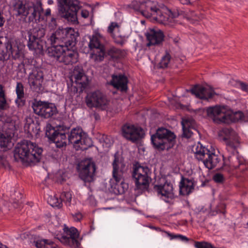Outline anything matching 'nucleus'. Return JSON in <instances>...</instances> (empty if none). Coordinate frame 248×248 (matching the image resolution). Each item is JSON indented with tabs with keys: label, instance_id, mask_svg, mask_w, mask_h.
I'll return each mask as SVG.
<instances>
[{
	"label": "nucleus",
	"instance_id": "1",
	"mask_svg": "<svg viewBox=\"0 0 248 248\" xmlns=\"http://www.w3.org/2000/svg\"><path fill=\"white\" fill-rule=\"evenodd\" d=\"M47 41L53 46L47 49L48 55L65 65L77 62L78 53L73 47L76 44L75 31L71 28L59 29L52 33Z\"/></svg>",
	"mask_w": 248,
	"mask_h": 248
},
{
	"label": "nucleus",
	"instance_id": "2",
	"mask_svg": "<svg viewBox=\"0 0 248 248\" xmlns=\"http://www.w3.org/2000/svg\"><path fill=\"white\" fill-rule=\"evenodd\" d=\"M43 150L35 143L24 140L16 145L14 150V157L17 161L29 165L35 164L40 161Z\"/></svg>",
	"mask_w": 248,
	"mask_h": 248
},
{
	"label": "nucleus",
	"instance_id": "3",
	"mask_svg": "<svg viewBox=\"0 0 248 248\" xmlns=\"http://www.w3.org/2000/svg\"><path fill=\"white\" fill-rule=\"evenodd\" d=\"M207 115L216 123H228L230 120L234 122L239 121L244 122L245 114L241 111L235 112L232 114L224 107L215 106L207 108Z\"/></svg>",
	"mask_w": 248,
	"mask_h": 248
},
{
	"label": "nucleus",
	"instance_id": "4",
	"mask_svg": "<svg viewBox=\"0 0 248 248\" xmlns=\"http://www.w3.org/2000/svg\"><path fill=\"white\" fill-rule=\"evenodd\" d=\"M218 135L226 141L227 151L233 155V156H228L229 160L234 168H238L242 163L237 155H234L236 152V149L239 145L235 131L232 129L225 128L219 131Z\"/></svg>",
	"mask_w": 248,
	"mask_h": 248
},
{
	"label": "nucleus",
	"instance_id": "5",
	"mask_svg": "<svg viewBox=\"0 0 248 248\" xmlns=\"http://www.w3.org/2000/svg\"><path fill=\"white\" fill-rule=\"evenodd\" d=\"M175 136L170 131L164 128H158L155 134L151 136V141L154 146L159 150H168L175 143Z\"/></svg>",
	"mask_w": 248,
	"mask_h": 248
},
{
	"label": "nucleus",
	"instance_id": "6",
	"mask_svg": "<svg viewBox=\"0 0 248 248\" xmlns=\"http://www.w3.org/2000/svg\"><path fill=\"white\" fill-rule=\"evenodd\" d=\"M59 12L61 16L67 21L77 22V12L80 8L78 0H57Z\"/></svg>",
	"mask_w": 248,
	"mask_h": 248
},
{
	"label": "nucleus",
	"instance_id": "7",
	"mask_svg": "<svg viewBox=\"0 0 248 248\" xmlns=\"http://www.w3.org/2000/svg\"><path fill=\"white\" fill-rule=\"evenodd\" d=\"M112 166L113 179H111L110 181L111 188L113 189V192L115 194H120L121 191L119 188L120 185L123 184V174L125 169L124 159L115 154Z\"/></svg>",
	"mask_w": 248,
	"mask_h": 248
},
{
	"label": "nucleus",
	"instance_id": "8",
	"mask_svg": "<svg viewBox=\"0 0 248 248\" xmlns=\"http://www.w3.org/2000/svg\"><path fill=\"white\" fill-rule=\"evenodd\" d=\"M194 152L196 157L201 160L209 169H212L217 166L221 161L220 157L218 155L203 147L201 144H198Z\"/></svg>",
	"mask_w": 248,
	"mask_h": 248
},
{
	"label": "nucleus",
	"instance_id": "9",
	"mask_svg": "<svg viewBox=\"0 0 248 248\" xmlns=\"http://www.w3.org/2000/svg\"><path fill=\"white\" fill-rule=\"evenodd\" d=\"M62 232L56 234V237L63 245L71 248H79L80 243L78 241L79 233L78 230L74 227L69 228L64 225Z\"/></svg>",
	"mask_w": 248,
	"mask_h": 248
},
{
	"label": "nucleus",
	"instance_id": "10",
	"mask_svg": "<svg viewBox=\"0 0 248 248\" xmlns=\"http://www.w3.org/2000/svg\"><path fill=\"white\" fill-rule=\"evenodd\" d=\"M151 171L147 166L136 165L134 168L132 176L138 189H146L151 180Z\"/></svg>",
	"mask_w": 248,
	"mask_h": 248
},
{
	"label": "nucleus",
	"instance_id": "11",
	"mask_svg": "<svg viewBox=\"0 0 248 248\" xmlns=\"http://www.w3.org/2000/svg\"><path fill=\"white\" fill-rule=\"evenodd\" d=\"M20 55L17 45H12L10 40L6 36H0V61L7 60L12 57L18 59Z\"/></svg>",
	"mask_w": 248,
	"mask_h": 248
},
{
	"label": "nucleus",
	"instance_id": "12",
	"mask_svg": "<svg viewBox=\"0 0 248 248\" xmlns=\"http://www.w3.org/2000/svg\"><path fill=\"white\" fill-rule=\"evenodd\" d=\"M131 7L140 12L146 18H152L153 19L159 9L157 7L156 2L150 0H134L131 4Z\"/></svg>",
	"mask_w": 248,
	"mask_h": 248
},
{
	"label": "nucleus",
	"instance_id": "13",
	"mask_svg": "<svg viewBox=\"0 0 248 248\" xmlns=\"http://www.w3.org/2000/svg\"><path fill=\"white\" fill-rule=\"evenodd\" d=\"M85 102L89 108H100L102 109H105L108 103L106 95L99 90L88 94Z\"/></svg>",
	"mask_w": 248,
	"mask_h": 248
},
{
	"label": "nucleus",
	"instance_id": "14",
	"mask_svg": "<svg viewBox=\"0 0 248 248\" xmlns=\"http://www.w3.org/2000/svg\"><path fill=\"white\" fill-rule=\"evenodd\" d=\"M179 15L178 12H172L167 8H163L159 9L153 20L166 26L173 27L177 23L175 19Z\"/></svg>",
	"mask_w": 248,
	"mask_h": 248
},
{
	"label": "nucleus",
	"instance_id": "15",
	"mask_svg": "<svg viewBox=\"0 0 248 248\" xmlns=\"http://www.w3.org/2000/svg\"><path fill=\"white\" fill-rule=\"evenodd\" d=\"M34 112L45 118H48L57 112V108L52 103L41 101H36L32 105Z\"/></svg>",
	"mask_w": 248,
	"mask_h": 248
},
{
	"label": "nucleus",
	"instance_id": "16",
	"mask_svg": "<svg viewBox=\"0 0 248 248\" xmlns=\"http://www.w3.org/2000/svg\"><path fill=\"white\" fill-rule=\"evenodd\" d=\"M89 47L92 51L90 58L94 62H100L103 60L105 56L104 46L101 44L96 36H93L90 38Z\"/></svg>",
	"mask_w": 248,
	"mask_h": 248
},
{
	"label": "nucleus",
	"instance_id": "17",
	"mask_svg": "<svg viewBox=\"0 0 248 248\" xmlns=\"http://www.w3.org/2000/svg\"><path fill=\"white\" fill-rule=\"evenodd\" d=\"M46 135L48 139L55 143L58 148H61L66 145L67 138L62 130L56 129L51 125L47 126Z\"/></svg>",
	"mask_w": 248,
	"mask_h": 248
},
{
	"label": "nucleus",
	"instance_id": "18",
	"mask_svg": "<svg viewBox=\"0 0 248 248\" xmlns=\"http://www.w3.org/2000/svg\"><path fill=\"white\" fill-rule=\"evenodd\" d=\"M68 141L73 145H86L89 146L90 139L88 137L87 133L84 132L80 127L73 128L68 135Z\"/></svg>",
	"mask_w": 248,
	"mask_h": 248
},
{
	"label": "nucleus",
	"instance_id": "19",
	"mask_svg": "<svg viewBox=\"0 0 248 248\" xmlns=\"http://www.w3.org/2000/svg\"><path fill=\"white\" fill-rule=\"evenodd\" d=\"M71 80L75 83L77 90L78 89L80 92H82L88 84V79L85 74L82 67L76 66L71 76Z\"/></svg>",
	"mask_w": 248,
	"mask_h": 248
},
{
	"label": "nucleus",
	"instance_id": "20",
	"mask_svg": "<svg viewBox=\"0 0 248 248\" xmlns=\"http://www.w3.org/2000/svg\"><path fill=\"white\" fill-rule=\"evenodd\" d=\"M123 136L132 142H135L143 137V131L140 127L126 124L122 128Z\"/></svg>",
	"mask_w": 248,
	"mask_h": 248
},
{
	"label": "nucleus",
	"instance_id": "21",
	"mask_svg": "<svg viewBox=\"0 0 248 248\" xmlns=\"http://www.w3.org/2000/svg\"><path fill=\"white\" fill-rule=\"evenodd\" d=\"M82 168L79 172V177L85 182L93 181L96 170L95 163L91 160H85L82 163Z\"/></svg>",
	"mask_w": 248,
	"mask_h": 248
},
{
	"label": "nucleus",
	"instance_id": "22",
	"mask_svg": "<svg viewBox=\"0 0 248 248\" xmlns=\"http://www.w3.org/2000/svg\"><path fill=\"white\" fill-rule=\"evenodd\" d=\"M27 8L28 9L26 11L27 13L25 14V16H28L30 22L39 21L41 19H43V17H42L43 8L40 1H37L35 3L30 2Z\"/></svg>",
	"mask_w": 248,
	"mask_h": 248
},
{
	"label": "nucleus",
	"instance_id": "23",
	"mask_svg": "<svg viewBox=\"0 0 248 248\" xmlns=\"http://www.w3.org/2000/svg\"><path fill=\"white\" fill-rule=\"evenodd\" d=\"M44 74L41 70L33 69L28 77V83L31 88L35 92H39L42 88Z\"/></svg>",
	"mask_w": 248,
	"mask_h": 248
},
{
	"label": "nucleus",
	"instance_id": "24",
	"mask_svg": "<svg viewBox=\"0 0 248 248\" xmlns=\"http://www.w3.org/2000/svg\"><path fill=\"white\" fill-rule=\"evenodd\" d=\"M154 189L166 202H168L169 199H172L174 197L173 185L170 182L166 181L163 185H155Z\"/></svg>",
	"mask_w": 248,
	"mask_h": 248
},
{
	"label": "nucleus",
	"instance_id": "25",
	"mask_svg": "<svg viewBox=\"0 0 248 248\" xmlns=\"http://www.w3.org/2000/svg\"><path fill=\"white\" fill-rule=\"evenodd\" d=\"M145 35L148 41V46L160 45L164 38L163 32L159 29H150L146 32Z\"/></svg>",
	"mask_w": 248,
	"mask_h": 248
},
{
	"label": "nucleus",
	"instance_id": "26",
	"mask_svg": "<svg viewBox=\"0 0 248 248\" xmlns=\"http://www.w3.org/2000/svg\"><path fill=\"white\" fill-rule=\"evenodd\" d=\"M191 93L199 98L208 99L213 97L215 92L212 88H205L199 85H196L190 90Z\"/></svg>",
	"mask_w": 248,
	"mask_h": 248
},
{
	"label": "nucleus",
	"instance_id": "27",
	"mask_svg": "<svg viewBox=\"0 0 248 248\" xmlns=\"http://www.w3.org/2000/svg\"><path fill=\"white\" fill-rule=\"evenodd\" d=\"M128 80L127 78L122 74L113 75L110 84L121 91H126L127 89Z\"/></svg>",
	"mask_w": 248,
	"mask_h": 248
},
{
	"label": "nucleus",
	"instance_id": "28",
	"mask_svg": "<svg viewBox=\"0 0 248 248\" xmlns=\"http://www.w3.org/2000/svg\"><path fill=\"white\" fill-rule=\"evenodd\" d=\"M45 42L43 40L29 38L27 46L30 50L32 51L34 54H42L44 51Z\"/></svg>",
	"mask_w": 248,
	"mask_h": 248
},
{
	"label": "nucleus",
	"instance_id": "29",
	"mask_svg": "<svg viewBox=\"0 0 248 248\" xmlns=\"http://www.w3.org/2000/svg\"><path fill=\"white\" fill-rule=\"evenodd\" d=\"M13 136L14 130L12 129L8 132H3L0 135V147L3 151H5L13 146V143L11 141V139Z\"/></svg>",
	"mask_w": 248,
	"mask_h": 248
},
{
	"label": "nucleus",
	"instance_id": "30",
	"mask_svg": "<svg viewBox=\"0 0 248 248\" xmlns=\"http://www.w3.org/2000/svg\"><path fill=\"white\" fill-rule=\"evenodd\" d=\"M30 2L21 0H15L13 4V11L16 16H25L27 13V7Z\"/></svg>",
	"mask_w": 248,
	"mask_h": 248
},
{
	"label": "nucleus",
	"instance_id": "31",
	"mask_svg": "<svg viewBox=\"0 0 248 248\" xmlns=\"http://www.w3.org/2000/svg\"><path fill=\"white\" fill-rule=\"evenodd\" d=\"M194 184L192 180L184 177L182 178L179 185L181 195H189L194 190Z\"/></svg>",
	"mask_w": 248,
	"mask_h": 248
},
{
	"label": "nucleus",
	"instance_id": "32",
	"mask_svg": "<svg viewBox=\"0 0 248 248\" xmlns=\"http://www.w3.org/2000/svg\"><path fill=\"white\" fill-rule=\"evenodd\" d=\"M28 38L43 40L42 38L45 35V30L40 27H36L28 31Z\"/></svg>",
	"mask_w": 248,
	"mask_h": 248
},
{
	"label": "nucleus",
	"instance_id": "33",
	"mask_svg": "<svg viewBox=\"0 0 248 248\" xmlns=\"http://www.w3.org/2000/svg\"><path fill=\"white\" fill-rule=\"evenodd\" d=\"M107 54L113 61L123 58L126 55L125 51L114 47L108 49Z\"/></svg>",
	"mask_w": 248,
	"mask_h": 248
},
{
	"label": "nucleus",
	"instance_id": "34",
	"mask_svg": "<svg viewBox=\"0 0 248 248\" xmlns=\"http://www.w3.org/2000/svg\"><path fill=\"white\" fill-rule=\"evenodd\" d=\"M193 120L188 119L183 120L182 121V125L183 131V136L186 138H189L192 136L193 132L191 131L192 123Z\"/></svg>",
	"mask_w": 248,
	"mask_h": 248
},
{
	"label": "nucleus",
	"instance_id": "35",
	"mask_svg": "<svg viewBox=\"0 0 248 248\" xmlns=\"http://www.w3.org/2000/svg\"><path fill=\"white\" fill-rule=\"evenodd\" d=\"M171 56L170 53L166 51L165 53L161 57V60L158 63V66L160 68H165L169 66L170 64Z\"/></svg>",
	"mask_w": 248,
	"mask_h": 248
},
{
	"label": "nucleus",
	"instance_id": "36",
	"mask_svg": "<svg viewBox=\"0 0 248 248\" xmlns=\"http://www.w3.org/2000/svg\"><path fill=\"white\" fill-rule=\"evenodd\" d=\"M47 202L52 207L61 208L62 206L61 199H59L58 197L55 196H49L48 198Z\"/></svg>",
	"mask_w": 248,
	"mask_h": 248
},
{
	"label": "nucleus",
	"instance_id": "37",
	"mask_svg": "<svg viewBox=\"0 0 248 248\" xmlns=\"http://www.w3.org/2000/svg\"><path fill=\"white\" fill-rule=\"evenodd\" d=\"M62 202H63L67 206H70L72 195L70 191L63 192L61 195Z\"/></svg>",
	"mask_w": 248,
	"mask_h": 248
},
{
	"label": "nucleus",
	"instance_id": "38",
	"mask_svg": "<svg viewBox=\"0 0 248 248\" xmlns=\"http://www.w3.org/2000/svg\"><path fill=\"white\" fill-rule=\"evenodd\" d=\"M35 243L37 248H48L51 242L46 239H41L37 240Z\"/></svg>",
	"mask_w": 248,
	"mask_h": 248
},
{
	"label": "nucleus",
	"instance_id": "39",
	"mask_svg": "<svg viewBox=\"0 0 248 248\" xmlns=\"http://www.w3.org/2000/svg\"><path fill=\"white\" fill-rule=\"evenodd\" d=\"M119 26L117 22H111L108 29V31L112 36L113 34L119 32Z\"/></svg>",
	"mask_w": 248,
	"mask_h": 248
},
{
	"label": "nucleus",
	"instance_id": "40",
	"mask_svg": "<svg viewBox=\"0 0 248 248\" xmlns=\"http://www.w3.org/2000/svg\"><path fill=\"white\" fill-rule=\"evenodd\" d=\"M112 37L116 44L121 46L123 45L126 41V37L124 36L120 35L119 32L113 34Z\"/></svg>",
	"mask_w": 248,
	"mask_h": 248
},
{
	"label": "nucleus",
	"instance_id": "41",
	"mask_svg": "<svg viewBox=\"0 0 248 248\" xmlns=\"http://www.w3.org/2000/svg\"><path fill=\"white\" fill-rule=\"evenodd\" d=\"M16 93L18 99H20L24 97V86L22 83L17 82L16 86Z\"/></svg>",
	"mask_w": 248,
	"mask_h": 248
},
{
	"label": "nucleus",
	"instance_id": "42",
	"mask_svg": "<svg viewBox=\"0 0 248 248\" xmlns=\"http://www.w3.org/2000/svg\"><path fill=\"white\" fill-rule=\"evenodd\" d=\"M6 104V100L5 97L3 87L0 84V110L3 109Z\"/></svg>",
	"mask_w": 248,
	"mask_h": 248
},
{
	"label": "nucleus",
	"instance_id": "43",
	"mask_svg": "<svg viewBox=\"0 0 248 248\" xmlns=\"http://www.w3.org/2000/svg\"><path fill=\"white\" fill-rule=\"evenodd\" d=\"M236 86L242 91L245 92L248 94V84L247 83L240 81H238L236 82Z\"/></svg>",
	"mask_w": 248,
	"mask_h": 248
},
{
	"label": "nucleus",
	"instance_id": "44",
	"mask_svg": "<svg viewBox=\"0 0 248 248\" xmlns=\"http://www.w3.org/2000/svg\"><path fill=\"white\" fill-rule=\"evenodd\" d=\"M187 19L192 23L195 24L199 19H200V16L194 12H192L191 13V15L187 17Z\"/></svg>",
	"mask_w": 248,
	"mask_h": 248
},
{
	"label": "nucleus",
	"instance_id": "45",
	"mask_svg": "<svg viewBox=\"0 0 248 248\" xmlns=\"http://www.w3.org/2000/svg\"><path fill=\"white\" fill-rule=\"evenodd\" d=\"M213 180L216 183H221L224 181V178L222 174L218 173L214 175Z\"/></svg>",
	"mask_w": 248,
	"mask_h": 248
},
{
	"label": "nucleus",
	"instance_id": "46",
	"mask_svg": "<svg viewBox=\"0 0 248 248\" xmlns=\"http://www.w3.org/2000/svg\"><path fill=\"white\" fill-rule=\"evenodd\" d=\"M104 142L106 143V146L107 147H109L112 144V140L108 137L103 138Z\"/></svg>",
	"mask_w": 248,
	"mask_h": 248
},
{
	"label": "nucleus",
	"instance_id": "47",
	"mask_svg": "<svg viewBox=\"0 0 248 248\" xmlns=\"http://www.w3.org/2000/svg\"><path fill=\"white\" fill-rule=\"evenodd\" d=\"M74 219L76 221H79L82 218V215L80 213H77L73 215Z\"/></svg>",
	"mask_w": 248,
	"mask_h": 248
},
{
	"label": "nucleus",
	"instance_id": "48",
	"mask_svg": "<svg viewBox=\"0 0 248 248\" xmlns=\"http://www.w3.org/2000/svg\"><path fill=\"white\" fill-rule=\"evenodd\" d=\"M168 236L170 238V239H178L179 236L180 234H175L169 232H167Z\"/></svg>",
	"mask_w": 248,
	"mask_h": 248
},
{
	"label": "nucleus",
	"instance_id": "49",
	"mask_svg": "<svg viewBox=\"0 0 248 248\" xmlns=\"http://www.w3.org/2000/svg\"><path fill=\"white\" fill-rule=\"evenodd\" d=\"M81 15L84 18H87L89 16V12L86 10H82L81 12Z\"/></svg>",
	"mask_w": 248,
	"mask_h": 248
},
{
	"label": "nucleus",
	"instance_id": "50",
	"mask_svg": "<svg viewBox=\"0 0 248 248\" xmlns=\"http://www.w3.org/2000/svg\"><path fill=\"white\" fill-rule=\"evenodd\" d=\"M178 237V240L181 241L186 242L188 241V238L184 235L180 234Z\"/></svg>",
	"mask_w": 248,
	"mask_h": 248
},
{
	"label": "nucleus",
	"instance_id": "51",
	"mask_svg": "<svg viewBox=\"0 0 248 248\" xmlns=\"http://www.w3.org/2000/svg\"><path fill=\"white\" fill-rule=\"evenodd\" d=\"M51 14V10L49 8H48L46 10L45 15L46 16H50Z\"/></svg>",
	"mask_w": 248,
	"mask_h": 248
},
{
	"label": "nucleus",
	"instance_id": "52",
	"mask_svg": "<svg viewBox=\"0 0 248 248\" xmlns=\"http://www.w3.org/2000/svg\"><path fill=\"white\" fill-rule=\"evenodd\" d=\"M180 2L183 4H187L189 2V0H179Z\"/></svg>",
	"mask_w": 248,
	"mask_h": 248
},
{
	"label": "nucleus",
	"instance_id": "53",
	"mask_svg": "<svg viewBox=\"0 0 248 248\" xmlns=\"http://www.w3.org/2000/svg\"><path fill=\"white\" fill-rule=\"evenodd\" d=\"M244 122H248V112L246 113L245 114L244 117Z\"/></svg>",
	"mask_w": 248,
	"mask_h": 248
},
{
	"label": "nucleus",
	"instance_id": "54",
	"mask_svg": "<svg viewBox=\"0 0 248 248\" xmlns=\"http://www.w3.org/2000/svg\"><path fill=\"white\" fill-rule=\"evenodd\" d=\"M53 3V1L52 0H49L48 1V3L49 4H51Z\"/></svg>",
	"mask_w": 248,
	"mask_h": 248
},
{
	"label": "nucleus",
	"instance_id": "55",
	"mask_svg": "<svg viewBox=\"0 0 248 248\" xmlns=\"http://www.w3.org/2000/svg\"><path fill=\"white\" fill-rule=\"evenodd\" d=\"M55 22H56V20L54 18V24H55Z\"/></svg>",
	"mask_w": 248,
	"mask_h": 248
},
{
	"label": "nucleus",
	"instance_id": "56",
	"mask_svg": "<svg viewBox=\"0 0 248 248\" xmlns=\"http://www.w3.org/2000/svg\"><path fill=\"white\" fill-rule=\"evenodd\" d=\"M80 148H81V149H82V148H84V149H86V147H81Z\"/></svg>",
	"mask_w": 248,
	"mask_h": 248
},
{
	"label": "nucleus",
	"instance_id": "57",
	"mask_svg": "<svg viewBox=\"0 0 248 248\" xmlns=\"http://www.w3.org/2000/svg\"><path fill=\"white\" fill-rule=\"evenodd\" d=\"M246 225H247V227L248 228V222L247 223Z\"/></svg>",
	"mask_w": 248,
	"mask_h": 248
}]
</instances>
